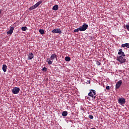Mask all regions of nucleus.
Here are the masks:
<instances>
[{
  "instance_id": "nucleus-1",
  "label": "nucleus",
  "mask_w": 129,
  "mask_h": 129,
  "mask_svg": "<svg viewBox=\"0 0 129 129\" xmlns=\"http://www.w3.org/2000/svg\"><path fill=\"white\" fill-rule=\"evenodd\" d=\"M118 55H118L117 56V61H118L120 63V64H122V63H125V61H126V59H125V54H124V52L122 51V49H120L118 50Z\"/></svg>"
},
{
  "instance_id": "nucleus-2",
  "label": "nucleus",
  "mask_w": 129,
  "mask_h": 129,
  "mask_svg": "<svg viewBox=\"0 0 129 129\" xmlns=\"http://www.w3.org/2000/svg\"><path fill=\"white\" fill-rule=\"evenodd\" d=\"M56 57L57 55L56 54H52L50 56V58H47L46 62L48 63V64H49V65H52V63H53V60H54Z\"/></svg>"
},
{
  "instance_id": "nucleus-3",
  "label": "nucleus",
  "mask_w": 129,
  "mask_h": 129,
  "mask_svg": "<svg viewBox=\"0 0 129 129\" xmlns=\"http://www.w3.org/2000/svg\"><path fill=\"white\" fill-rule=\"evenodd\" d=\"M88 95L91 97H94V99H95V97H96L95 96L96 95V91L94 90H90V92L88 93Z\"/></svg>"
},
{
  "instance_id": "nucleus-4",
  "label": "nucleus",
  "mask_w": 129,
  "mask_h": 129,
  "mask_svg": "<svg viewBox=\"0 0 129 129\" xmlns=\"http://www.w3.org/2000/svg\"><path fill=\"white\" fill-rule=\"evenodd\" d=\"M20 88L15 87L12 90V92L13 94H18L20 92Z\"/></svg>"
},
{
  "instance_id": "nucleus-5",
  "label": "nucleus",
  "mask_w": 129,
  "mask_h": 129,
  "mask_svg": "<svg viewBox=\"0 0 129 129\" xmlns=\"http://www.w3.org/2000/svg\"><path fill=\"white\" fill-rule=\"evenodd\" d=\"M79 28L81 31H86V29L88 28V25L84 23L81 27Z\"/></svg>"
},
{
  "instance_id": "nucleus-6",
  "label": "nucleus",
  "mask_w": 129,
  "mask_h": 129,
  "mask_svg": "<svg viewBox=\"0 0 129 129\" xmlns=\"http://www.w3.org/2000/svg\"><path fill=\"white\" fill-rule=\"evenodd\" d=\"M118 102L119 104L122 105L123 104H125V99L124 98H120L118 100Z\"/></svg>"
},
{
  "instance_id": "nucleus-7",
  "label": "nucleus",
  "mask_w": 129,
  "mask_h": 129,
  "mask_svg": "<svg viewBox=\"0 0 129 129\" xmlns=\"http://www.w3.org/2000/svg\"><path fill=\"white\" fill-rule=\"evenodd\" d=\"M121 84H122V81L121 80L118 81L116 84L115 89H118L121 86Z\"/></svg>"
},
{
  "instance_id": "nucleus-8",
  "label": "nucleus",
  "mask_w": 129,
  "mask_h": 129,
  "mask_svg": "<svg viewBox=\"0 0 129 129\" xmlns=\"http://www.w3.org/2000/svg\"><path fill=\"white\" fill-rule=\"evenodd\" d=\"M51 32L53 34H61V30L58 28L53 29Z\"/></svg>"
},
{
  "instance_id": "nucleus-9",
  "label": "nucleus",
  "mask_w": 129,
  "mask_h": 129,
  "mask_svg": "<svg viewBox=\"0 0 129 129\" xmlns=\"http://www.w3.org/2000/svg\"><path fill=\"white\" fill-rule=\"evenodd\" d=\"M34 58V54L33 53L30 52L27 55V59L28 60H32Z\"/></svg>"
},
{
  "instance_id": "nucleus-10",
  "label": "nucleus",
  "mask_w": 129,
  "mask_h": 129,
  "mask_svg": "<svg viewBox=\"0 0 129 129\" xmlns=\"http://www.w3.org/2000/svg\"><path fill=\"white\" fill-rule=\"evenodd\" d=\"M14 29H15V28L14 27H11L10 29L7 32V34H12V33L14 32Z\"/></svg>"
},
{
  "instance_id": "nucleus-11",
  "label": "nucleus",
  "mask_w": 129,
  "mask_h": 129,
  "mask_svg": "<svg viewBox=\"0 0 129 129\" xmlns=\"http://www.w3.org/2000/svg\"><path fill=\"white\" fill-rule=\"evenodd\" d=\"M2 69L4 71V72H7V69H8V67L6 64H3Z\"/></svg>"
},
{
  "instance_id": "nucleus-12",
  "label": "nucleus",
  "mask_w": 129,
  "mask_h": 129,
  "mask_svg": "<svg viewBox=\"0 0 129 129\" xmlns=\"http://www.w3.org/2000/svg\"><path fill=\"white\" fill-rule=\"evenodd\" d=\"M59 9V6L57 5H55L52 8L53 11H58V9Z\"/></svg>"
},
{
  "instance_id": "nucleus-13",
  "label": "nucleus",
  "mask_w": 129,
  "mask_h": 129,
  "mask_svg": "<svg viewBox=\"0 0 129 129\" xmlns=\"http://www.w3.org/2000/svg\"><path fill=\"white\" fill-rule=\"evenodd\" d=\"M121 47H122L123 48H124L126 47V48H129V43H125V44H122L121 45Z\"/></svg>"
},
{
  "instance_id": "nucleus-14",
  "label": "nucleus",
  "mask_w": 129,
  "mask_h": 129,
  "mask_svg": "<svg viewBox=\"0 0 129 129\" xmlns=\"http://www.w3.org/2000/svg\"><path fill=\"white\" fill-rule=\"evenodd\" d=\"M36 8H37V7L35 5H34V6H32V7L29 8V11H32V10H35Z\"/></svg>"
},
{
  "instance_id": "nucleus-15",
  "label": "nucleus",
  "mask_w": 129,
  "mask_h": 129,
  "mask_svg": "<svg viewBox=\"0 0 129 129\" xmlns=\"http://www.w3.org/2000/svg\"><path fill=\"white\" fill-rule=\"evenodd\" d=\"M67 114H68V112L66 111H64L62 113V116H67Z\"/></svg>"
},
{
  "instance_id": "nucleus-16",
  "label": "nucleus",
  "mask_w": 129,
  "mask_h": 129,
  "mask_svg": "<svg viewBox=\"0 0 129 129\" xmlns=\"http://www.w3.org/2000/svg\"><path fill=\"white\" fill-rule=\"evenodd\" d=\"M42 3V1H40L38 2H37L35 5L36 6V8H38L39 6H40Z\"/></svg>"
},
{
  "instance_id": "nucleus-17",
  "label": "nucleus",
  "mask_w": 129,
  "mask_h": 129,
  "mask_svg": "<svg viewBox=\"0 0 129 129\" xmlns=\"http://www.w3.org/2000/svg\"><path fill=\"white\" fill-rule=\"evenodd\" d=\"M65 60L67 61V62H69L71 60V58H70V57H69V56H66L65 57Z\"/></svg>"
},
{
  "instance_id": "nucleus-18",
  "label": "nucleus",
  "mask_w": 129,
  "mask_h": 129,
  "mask_svg": "<svg viewBox=\"0 0 129 129\" xmlns=\"http://www.w3.org/2000/svg\"><path fill=\"white\" fill-rule=\"evenodd\" d=\"M79 31H80V28H77V29H75V30H74V33H78V32H79Z\"/></svg>"
},
{
  "instance_id": "nucleus-19",
  "label": "nucleus",
  "mask_w": 129,
  "mask_h": 129,
  "mask_svg": "<svg viewBox=\"0 0 129 129\" xmlns=\"http://www.w3.org/2000/svg\"><path fill=\"white\" fill-rule=\"evenodd\" d=\"M39 32L41 35H44V30L43 29H39Z\"/></svg>"
},
{
  "instance_id": "nucleus-20",
  "label": "nucleus",
  "mask_w": 129,
  "mask_h": 129,
  "mask_svg": "<svg viewBox=\"0 0 129 129\" xmlns=\"http://www.w3.org/2000/svg\"><path fill=\"white\" fill-rule=\"evenodd\" d=\"M22 31H27V27L24 26V27H22L21 28Z\"/></svg>"
},
{
  "instance_id": "nucleus-21",
  "label": "nucleus",
  "mask_w": 129,
  "mask_h": 129,
  "mask_svg": "<svg viewBox=\"0 0 129 129\" xmlns=\"http://www.w3.org/2000/svg\"><path fill=\"white\" fill-rule=\"evenodd\" d=\"M89 118H90V119H93V115H89Z\"/></svg>"
},
{
  "instance_id": "nucleus-22",
  "label": "nucleus",
  "mask_w": 129,
  "mask_h": 129,
  "mask_svg": "<svg viewBox=\"0 0 129 129\" xmlns=\"http://www.w3.org/2000/svg\"><path fill=\"white\" fill-rule=\"evenodd\" d=\"M42 71H44V72H46L47 71V68H45V67L43 68L42 69Z\"/></svg>"
},
{
  "instance_id": "nucleus-23",
  "label": "nucleus",
  "mask_w": 129,
  "mask_h": 129,
  "mask_svg": "<svg viewBox=\"0 0 129 129\" xmlns=\"http://www.w3.org/2000/svg\"><path fill=\"white\" fill-rule=\"evenodd\" d=\"M106 89H107V90H110V87H109V86H107L106 87Z\"/></svg>"
},
{
  "instance_id": "nucleus-24",
  "label": "nucleus",
  "mask_w": 129,
  "mask_h": 129,
  "mask_svg": "<svg viewBox=\"0 0 129 129\" xmlns=\"http://www.w3.org/2000/svg\"><path fill=\"white\" fill-rule=\"evenodd\" d=\"M96 64H97V65L98 66H99V65H101V63H100V62L97 61L96 62Z\"/></svg>"
},
{
  "instance_id": "nucleus-25",
  "label": "nucleus",
  "mask_w": 129,
  "mask_h": 129,
  "mask_svg": "<svg viewBox=\"0 0 129 129\" xmlns=\"http://www.w3.org/2000/svg\"><path fill=\"white\" fill-rule=\"evenodd\" d=\"M2 13V11L0 10V15Z\"/></svg>"
}]
</instances>
